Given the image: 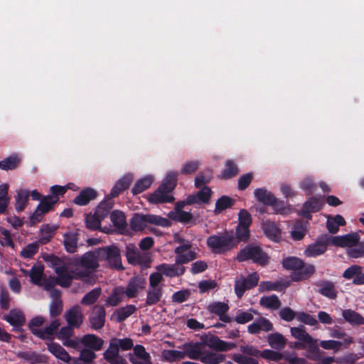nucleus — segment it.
Here are the masks:
<instances>
[{
  "mask_svg": "<svg viewBox=\"0 0 364 364\" xmlns=\"http://www.w3.org/2000/svg\"><path fill=\"white\" fill-rule=\"evenodd\" d=\"M331 245V237L327 235L319 236L314 243L309 245L304 251L306 257H316L323 255L327 250V246Z\"/></svg>",
  "mask_w": 364,
  "mask_h": 364,
  "instance_id": "f8f14e48",
  "label": "nucleus"
},
{
  "mask_svg": "<svg viewBox=\"0 0 364 364\" xmlns=\"http://www.w3.org/2000/svg\"><path fill=\"white\" fill-rule=\"evenodd\" d=\"M168 218L176 220L177 222H180L184 224L191 223V225H195L196 223L193 220V216L191 213L187 211H181L178 213L170 212L168 213Z\"/></svg>",
  "mask_w": 364,
  "mask_h": 364,
  "instance_id": "09e8293b",
  "label": "nucleus"
},
{
  "mask_svg": "<svg viewBox=\"0 0 364 364\" xmlns=\"http://www.w3.org/2000/svg\"><path fill=\"white\" fill-rule=\"evenodd\" d=\"M267 341L269 346L277 350H281L286 345V339L279 333H271L267 336Z\"/></svg>",
  "mask_w": 364,
  "mask_h": 364,
  "instance_id": "864d4df0",
  "label": "nucleus"
},
{
  "mask_svg": "<svg viewBox=\"0 0 364 364\" xmlns=\"http://www.w3.org/2000/svg\"><path fill=\"white\" fill-rule=\"evenodd\" d=\"M235 203V200L228 196H222L219 198L216 203L214 210L215 214H219L223 210L232 208Z\"/></svg>",
  "mask_w": 364,
  "mask_h": 364,
  "instance_id": "de8ad7c7",
  "label": "nucleus"
},
{
  "mask_svg": "<svg viewBox=\"0 0 364 364\" xmlns=\"http://www.w3.org/2000/svg\"><path fill=\"white\" fill-rule=\"evenodd\" d=\"M303 348H307L306 357L314 361L321 360V353L315 340L312 339L311 341L307 343L306 346H303Z\"/></svg>",
  "mask_w": 364,
  "mask_h": 364,
  "instance_id": "3c124183",
  "label": "nucleus"
},
{
  "mask_svg": "<svg viewBox=\"0 0 364 364\" xmlns=\"http://www.w3.org/2000/svg\"><path fill=\"white\" fill-rule=\"evenodd\" d=\"M3 319L15 328L16 331H21V327L26 322L23 314L21 311L16 309L11 310L8 315L4 316Z\"/></svg>",
  "mask_w": 364,
  "mask_h": 364,
  "instance_id": "2f4dec72",
  "label": "nucleus"
},
{
  "mask_svg": "<svg viewBox=\"0 0 364 364\" xmlns=\"http://www.w3.org/2000/svg\"><path fill=\"white\" fill-rule=\"evenodd\" d=\"M100 260L107 261L109 267L116 270H123L120 250L115 245L98 248Z\"/></svg>",
  "mask_w": 364,
  "mask_h": 364,
  "instance_id": "6e6552de",
  "label": "nucleus"
},
{
  "mask_svg": "<svg viewBox=\"0 0 364 364\" xmlns=\"http://www.w3.org/2000/svg\"><path fill=\"white\" fill-rule=\"evenodd\" d=\"M163 288L149 287L146 291L145 306H151L159 302L163 297Z\"/></svg>",
  "mask_w": 364,
  "mask_h": 364,
  "instance_id": "ea45409f",
  "label": "nucleus"
},
{
  "mask_svg": "<svg viewBox=\"0 0 364 364\" xmlns=\"http://www.w3.org/2000/svg\"><path fill=\"white\" fill-rule=\"evenodd\" d=\"M264 234L272 240L277 241L281 237V230L275 223L266 220L262 223Z\"/></svg>",
  "mask_w": 364,
  "mask_h": 364,
  "instance_id": "4c0bfd02",
  "label": "nucleus"
},
{
  "mask_svg": "<svg viewBox=\"0 0 364 364\" xmlns=\"http://www.w3.org/2000/svg\"><path fill=\"white\" fill-rule=\"evenodd\" d=\"M106 311L102 306L92 307V329L102 328L105 323Z\"/></svg>",
  "mask_w": 364,
  "mask_h": 364,
  "instance_id": "f704fd0d",
  "label": "nucleus"
},
{
  "mask_svg": "<svg viewBox=\"0 0 364 364\" xmlns=\"http://www.w3.org/2000/svg\"><path fill=\"white\" fill-rule=\"evenodd\" d=\"M183 264H161L156 267L157 271L160 272L161 274H164L169 277H176L183 275L186 272V267L183 266Z\"/></svg>",
  "mask_w": 364,
  "mask_h": 364,
  "instance_id": "5701e85b",
  "label": "nucleus"
},
{
  "mask_svg": "<svg viewBox=\"0 0 364 364\" xmlns=\"http://www.w3.org/2000/svg\"><path fill=\"white\" fill-rule=\"evenodd\" d=\"M64 246L68 252L74 253L77 250V240L75 235L65 233L64 235Z\"/></svg>",
  "mask_w": 364,
  "mask_h": 364,
  "instance_id": "680f3d73",
  "label": "nucleus"
},
{
  "mask_svg": "<svg viewBox=\"0 0 364 364\" xmlns=\"http://www.w3.org/2000/svg\"><path fill=\"white\" fill-rule=\"evenodd\" d=\"M132 181L133 176L132 174L128 173L124 175L119 178L112 187L110 191V196L112 198L119 196L122 192L129 188Z\"/></svg>",
  "mask_w": 364,
  "mask_h": 364,
  "instance_id": "7c9ffc66",
  "label": "nucleus"
},
{
  "mask_svg": "<svg viewBox=\"0 0 364 364\" xmlns=\"http://www.w3.org/2000/svg\"><path fill=\"white\" fill-rule=\"evenodd\" d=\"M153 183V178L151 176H146L139 179L132 187L131 192L133 195H137L147 188H149Z\"/></svg>",
  "mask_w": 364,
  "mask_h": 364,
  "instance_id": "603ef678",
  "label": "nucleus"
},
{
  "mask_svg": "<svg viewBox=\"0 0 364 364\" xmlns=\"http://www.w3.org/2000/svg\"><path fill=\"white\" fill-rule=\"evenodd\" d=\"M21 159L16 154H13L0 161V168L5 171L14 170L18 166Z\"/></svg>",
  "mask_w": 364,
  "mask_h": 364,
  "instance_id": "5fc2aeb1",
  "label": "nucleus"
},
{
  "mask_svg": "<svg viewBox=\"0 0 364 364\" xmlns=\"http://www.w3.org/2000/svg\"><path fill=\"white\" fill-rule=\"evenodd\" d=\"M254 196L257 200L266 205L273 206L274 208H282L284 205L282 201H279L277 198L267 189L258 188L254 191Z\"/></svg>",
  "mask_w": 364,
  "mask_h": 364,
  "instance_id": "dca6fc26",
  "label": "nucleus"
},
{
  "mask_svg": "<svg viewBox=\"0 0 364 364\" xmlns=\"http://www.w3.org/2000/svg\"><path fill=\"white\" fill-rule=\"evenodd\" d=\"M314 284L318 287L317 291L322 296L332 300L338 297L336 284L332 281L321 279L315 282Z\"/></svg>",
  "mask_w": 364,
  "mask_h": 364,
  "instance_id": "aec40b11",
  "label": "nucleus"
},
{
  "mask_svg": "<svg viewBox=\"0 0 364 364\" xmlns=\"http://www.w3.org/2000/svg\"><path fill=\"white\" fill-rule=\"evenodd\" d=\"M171 192L159 186V188L149 196V201L153 204L173 203L175 198L170 195Z\"/></svg>",
  "mask_w": 364,
  "mask_h": 364,
  "instance_id": "b1692460",
  "label": "nucleus"
},
{
  "mask_svg": "<svg viewBox=\"0 0 364 364\" xmlns=\"http://www.w3.org/2000/svg\"><path fill=\"white\" fill-rule=\"evenodd\" d=\"M110 220L119 233L125 234L127 232L126 216L122 211L118 210H113L110 213Z\"/></svg>",
  "mask_w": 364,
  "mask_h": 364,
  "instance_id": "bb28decb",
  "label": "nucleus"
},
{
  "mask_svg": "<svg viewBox=\"0 0 364 364\" xmlns=\"http://www.w3.org/2000/svg\"><path fill=\"white\" fill-rule=\"evenodd\" d=\"M124 294L125 291L122 287H115L108 296L107 303L109 306H116L122 301Z\"/></svg>",
  "mask_w": 364,
  "mask_h": 364,
  "instance_id": "8fccbe9b",
  "label": "nucleus"
},
{
  "mask_svg": "<svg viewBox=\"0 0 364 364\" xmlns=\"http://www.w3.org/2000/svg\"><path fill=\"white\" fill-rule=\"evenodd\" d=\"M290 285L289 281L277 280L275 282H262L259 285L261 291H277L284 292L285 289Z\"/></svg>",
  "mask_w": 364,
  "mask_h": 364,
  "instance_id": "e433bc0d",
  "label": "nucleus"
},
{
  "mask_svg": "<svg viewBox=\"0 0 364 364\" xmlns=\"http://www.w3.org/2000/svg\"><path fill=\"white\" fill-rule=\"evenodd\" d=\"M273 328V324L269 319L259 317L248 326L247 331L251 334H257L260 331H271Z\"/></svg>",
  "mask_w": 364,
  "mask_h": 364,
  "instance_id": "a878e982",
  "label": "nucleus"
},
{
  "mask_svg": "<svg viewBox=\"0 0 364 364\" xmlns=\"http://www.w3.org/2000/svg\"><path fill=\"white\" fill-rule=\"evenodd\" d=\"M136 307L133 304H128L125 306L116 309L112 317L117 323H121L135 313Z\"/></svg>",
  "mask_w": 364,
  "mask_h": 364,
  "instance_id": "c9c22d12",
  "label": "nucleus"
},
{
  "mask_svg": "<svg viewBox=\"0 0 364 364\" xmlns=\"http://www.w3.org/2000/svg\"><path fill=\"white\" fill-rule=\"evenodd\" d=\"M240 173V168L235 161L229 159L225 163V168L221 171L218 178L223 180H228L236 177Z\"/></svg>",
  "mask_w": 364,
  "mask_h": 364,
  "instance_id": "72a5a7b5",
  "label": "nucleus"
},
{
  "mask_svg": "<svg viewBox=\"0 0 364 364\" xmlns=\"http://www.w3.org/2000/svg\"><path fill=\"white\" fill-rule=\"evenodd\" d=\"M128 358L132 364H153L150 354L142 345H136L134 352L129 353Z\"/></svg>",
  "mask_w": 364,
  "mask_h": 364,
  "instance_id": "6ab92c4d",
  "label": "nucleus"
},
{
  "mask_svg": "<svg viewBox=\"0 0 364 364\" xmlns=\"http://www.w3.org/2000/svg\"><path fill=\"white\" fill-rule=\"evenodd\" d=\"M342 316L348 323L353 326L364 324V317L353 310H343Z\"/></svg>",
  "mask_w": 364,
  "mask_h": 364,
  "instance_id": "37998d69",
  "label": "nucleus"
},
{
  "mask_svg": "<svg viewBox=\"0 0 364 364\" xmlns=\"http://www.w3.org/2000/svg\"><path fill=\"white\" fill-rule=\"evenodd\" d=\"M59 198L50 195L44 196L37 205L35 211L31 216V222L33 224L41 221L43 217L54 209L55 205L58 202Z\"/></svg>",
  "mask_w": 364,
  "mask_h": 364,
  "instance_id": "9b49d317",
  "label": "nucleus"
},
{
  "mask_svg": "<svg viewBox=\"0 0 364 364\" xmlns=\"http://www.w3.org/2000/svg\"><path fill=\"white\" fill-rule=\"evenodd\" d=\"M208 311L217 316L227 314L230 309L228 304L222 301H214L210 303L207 308Z\"/></svg>",
  "mask_w": 364,
  "mask_h": 364,
  "instance_id": "6e6d98bb",
  "label": "nucleus"
},
{
  "mask_svg": "<svg viewBox=\"0 0 364 364\" xmlns=\"http://www.w3.org/2000/svg\"><path fill=\"white\" fill-rule=\"evenodd\" d=\"M66 321L69 326L77 328L82 321L79 306H75L71 308L65 315Z\"/></svg>",
  "mask_w": 364,
  "mask_h": 364,
  "instance_id": "c03bdc74",
  "label": "nucleus"
},
{
  "mask_svg": "<svg viewBox=\"0 0 364 364\" xmlns=\"http://www.w3.org/2000/svg\"><path fill=\"white\" fill-rule=\"evenodd\" d=\"M58 228L56 225L44 224L39 230V237L38 242L40 245H46L50 242L55 236Z\"/></svg>",
  "mask_w": 364,
  "mask_h": 364,
  "instance_id": "c756f323",
  "label": "nucleus"
},
{
  "mask_svg": "<svg viewBox=\"0 0 364 364\" xmlns=\"http://www.w3.org/2000/svg\"><path fill=\"white\" fill-rule=\"evenodd\" d=\"M282 266L285 269L293 271L291 274V279L293 282L307 280L316 272L314 265L306 264L303 259L294 256L284 258Z\"/></svg>",
  "mask_w": 364,
  "mask_h": 364,
  "instance_id": "f03ea898",
  "label": "nucleus"
},
{
  "mask_svg": "<svg viewBox=\"0 0 364 364\" xmlns=\"http://www.w3.org/2000/svg\"><path fill=\"white\" fill-rule=\"evenodd\" d=\"M91 200V187H87L80 191V194L74 199V203L78 205H86Z\"/></svg>",
  "mask_w": 364,
  "mask_h": 364,
  "instance_id": "e2e57ef3",
  "label": "nucleus"
},
{
  "mask_svg": "<svg viewBox=\"0 0 364 364\" xmlns=\"http://www.w3.org/2000/svg\"><path fill=\"white\" fill-rule=\"evenodd\" d=\"M323 204L322 197L312 196L308 199L302 205L301 210V215L309 220L312 218V213L318 212Z\"/></svg>",
  "mask_w": 364,
  "mask_h": 364,
  "instance_id": "2eb2a0df",
  "label": "nucleus"
},
{
  "mask_svg": "<svg viewBox=\"0 0 364 364\" xmlns=\"http://www.w3.org/2000/svg\"><path fill=\"white\" fill-rule=\"evenodd\" d=\"M119 352L117 344L111 340L109 348L103 353L104 358L109 363L119 355Z\"/></svg>",
  "mask_w": 364,
  "mask_h": 364,
  "instance_id": "69168bd1",
  "label": "nucleus"
},
{
  "mask_svg": "<svg viewBox=\"0 0 364 364\" xmlns=\"http://www.w3.org/2000/svg\"><path fill=\"white\" fill-rule=\"evenodd\" d=\"M47 346L48 350L57 358L69 364H72L73 360H74L75 358H71L68 353L60 344L53 342L47 343Z\"/></svg>",
  "mask_w": 364,
  "mask_h": 364,
  "instance_id": "473e14b6",
  "label": "nucleus"
},
{
  "mask_svg": "<svg viewBox=\"0 0 364 364\" xmlns=\"http://www.w3.org/2000/svg\"><path fill=\"white\" fill-rule=\"evenodd\" d=\"M60 326V322L55 319L50 324L46 326L44 329L31 328V332L33 335L38 336L43 340H52L53 335Z\"/></svg>",
  "mask_w": 364,
  "mask_h": 364,
  "instance_id": "cd10ccee",
  "label": "nucleus"
},
{
  "mask_svg": "<svg viewBox=\"0 0 364 364\" xmlns=\"http://www.w3.org/2000/svg\"><path fill=\"white\" fill-rule=\"evenodd\" d=\"M39 245L38 241L28 244L21 251V256L25 259L32 258L38 252Z\"/></svg>",
  "mask_w": 364,
  "mask_h": 364,
  "instance_id": "0e129e2a",
  "label": "nucleus"
},
{
  "mask_svg": "<svg viewBox=\"0 0 364 364\" xmlns=\"http://www.w3.org/2000/svg\"><path fill=\"white\" fill-rule=\"evenodd\" d=\"M331 245L340 247H350L355 246L360 237L358 232H350L344 235L330 236Z\"/></svg>",
  "mask_w": 364,
  "mask_h": 364,
  "instance_id": "f3484780",
  "label": "nucleus"
},
{
  "mask_svg": "<svg viewBox=\"0 0 364 364\" xmlns=\"http://www.w3.org/2000/svg\"><path fill=\"white\" fill-rule=\"evenodd\" d=\"M76 264L85 268V271H79L77 268L74 272V279H81L83 277H89L91 274V251L85 253L80 259L76 262Z\"/></svg>",
  "mask_w": 364,
  "mask_h": 364,
  "instance_id": "393cba45",
  "label": "nucleus"
},
{
  "mask_svg": "<svg viewBox=\"0 0 364 364\" xmlns=\"http://www.w3.org/2000/svg\"><path fill=\"white\" fill-rule=\"evenodd\" d=\"M291 336L297 340L306 344L311 342L312 337L304 330V327H292L291 328Z\"/></svg>",
  "mask_w": 364,
  "mask_h": 364,
  "instance_id": "4d7b16f0",
  "label": "nucleus"
},
{
  "mask_svg": "<svg viewBox=\"0 0 364 364\" xmlns=\"http://www.w3.org/2000/svg\"><path fill=\"white\" fill-rule=\"evenodd\" d=\"M212 191L208 186H204L196 194H191L186 198L189 205L207 204L209 203Z\"/></svg>",
  "mask_w": 364,
  "mask_h": 364,
  "instance_id": "412c9836",
  "label": "nucleus"
},
{
  "mask_svg": "<svg viewBox=\"0 0 364 364\" xmlns=\"http://www.w3.org/2000/svg\"><path fill=\"white\" fill-rule=\"evenodd\" d=\"M347 255L349 257L355 259L364 257V241H359L355 246L348 250Z\"/></svg>",
  "mask_w": 364,
  "mask_h": 364,
  "instance_id": "338daca9",
  "label": "nucleus"
},
{
  "mask_svg": "<svg viewBox=\"0 0 364 364\" xmlns=\"http://www.w3.org/2000/svg\"><path fill=\"white\" fill-rule=\"evenodd\" d=\"M175 242L180 245L174 249V253L176 255L175 262L177 264H187L197 258V253L191 250L192 244L188 240L178 237L175 238Z\"/></svg>",
  "mask_w": 364,
  "mask_h": 364,
  "instance_id": "0eeeda50",
  "label": "nucleus"
},
{
  "mask_svg": "<svg viewBox=\"0 0 364 364\" xmlns=\"http://www.w3.org/2000/svg\"><path fill=\"white\" fill-rule=\"evenodd\" d=\"M125 256L130 264L139 265L141 268L149 267L152 261L149 253L141 252L134 244L126 246Z\"/></svg>",
  "mask_w": 364,
  "mask_h": 364,
  "instance_id": "1a4fd4ad",
  "label": "nucleus"
},
{
  "mask_svg": "<svg viewBox=\"0 0 364 364\" xmlns=\"http://www.w3.org/2000/svg\"><path fill=\"white\" fill-rule=\"evenodd\" d=\"M259 277L257 272L250 274L247 277L235 281V292L237 298L240 299L246 290L255 287L259 282Z\"/></svg>",
  "mask_w": 364,
  "mask_h": 364,
  "instance_id": "ddd939ff",
  "label": "nucleus"
},
{
  "mask_svg": "<svg viewBox=\"0 0 364 364\" xmlns=\"http://www.w3.org/2000/svg\"><path fill=\"white\" fill-rule=\"evenodd\" d=\"M206 245L214 255H224L237 247L232 232L214 234L208 237Z\"/></svg>",
  "mask_w": 364,
  "mask_h": 364,
  "instance_id": "7ed1b4c3",
  "label": "nucleus"
},
{
  "mask_svg": "<svg viewBox=\"0 0 364 364\" xmlns=\"http://www.w3.org/2000/svg\"><path fill=\"white\" fill-rule=\"evenodd\" d=\"M29 197V191L24 189H21L17 191L15 196V209L18 213H21L26 208Z\"/></svg>",
  "mask_w": 364,
  "mask_h": 364,
  "instance_id": "a18cd8bd",
  "label": "nucleus"
},
{
  "mask_svg": "<svg viewBox=\"0 0 364 364\" xmlns=\"http://www.w3.org/2000/svg\"><path fill=\"white\" fill-rule=\"evenodd\" d=\"M80 342L82 349L80 356L74 358L72 364H91V334L84 336Z\"/></svg>",
  "mask_w": 364,
  "mask_h": 364,
  "instance_id": "4468645a",
  "label": "nucleus"
},
{
  "mask_svg": "<svg viewBox=\"0 0 364 364\" xmlns=\"http://www.w3.org/2000/svg\"><path fill=\"white\" fill-rule=\"evenodd\" d=\"M237 259L239 262L252 260L254 263L264 266L269 262V257L260 247L249 244L240 250Z\"/></svg>",
  "mask_w": 364,
  "mask_h": 364,
  "instance_id": "39448f33",
  "label": "nucleus"
},
{
  "mask_svg": "<svg viewBox=\"0 0 364 364\" xmlns=\"http://www.w3.org/2000/svg\"><path fill=\"white\" fill-rule=\"evenodd\" d=\"M343 277L346 279H353L355 285L364 284V272L361 266L353 264L348 267L343 273Z\"/></svg>",
  "mask_w": 364,
  "mask_h": 364,
  "instance_id": "4be33fe9",
  "label": "nucleus"
},
{
  "mask_svg": "<svg viewBox=\"0 0 364 364\" xmlns=\"http://www.w3.org/2000/svg\"><path fill=\"white\" fill-rule=\"evenodd\" d=\"M250 227L247 226H240L237 225L235 228V240L237 242V245L240 242H246L249 240L250 237Z\"/></svg>",
  "mask_w": 364,
  "mask_h": 364,
  "instance_id": "052dcab7",
  "label": "nucleus"
},
{
  "mask_svg": "<svg viewBox=\"0 0 364 364\" xmlns=\"http://www.w3.org/2000/svg\"><path fill=\"white\" fill-rule=\"evenodd\" d=\"M259 304L267 309L273 310H277L282 306V303L276 294L261 297Z\"/></svg>",
  "mask_w": 364,
  "mask_h": 364,
  "instance_id": "49530a36",
  "label": "nucleus"
},
{
  "mask_svg": "<svg viewBox=\"0 0 364 364\" xmlns=\"http://www.w3.org/2000/svg\"><path fill=\"white\" fill-rule=\"evenodd\" d=\"M204 343L206 344V347L208 346L216 351H228L237 346L235 343L225 341L216 336H211L208 343Z\"/></svg>",
  "mask_w": 364,
  "mask_h": 364,
  "instance_id": "c85d7f7f",
  "label": "nucleus"
},
{
  "mask_svg": "<svg viewBox=\"0 0 364 364\" xmlns=\"http://www.w3.org/2000/svg\"><path fill=\"white\" fill-rule=\"evenodd\" d=\"M147 224L168 228L171 225V222L160 215L138 213H134L129 220L130 228L134 232L142 231Z\"/></svg>",
  "mask_w": 364,
  "mask_h": 364,
  "instance_id": "20e7f679",
  "label": "nucleus"
},
{
  "mask_svg": "<svg viewBox=\"0 0 364 364\" xmlns=\"http://www.w3.org/2000/svg\"><path fill=\"white\" fill-rule=\"evenodd\" d=\"M71 284L72 282L65 279H62V277L58 276H57V277H50L47 279H45L43 282L44 289L48 291L54 289L55 286L57 284L63 288H68Z\"/></svg>",
  "mask_w": 364,
  "mask_h": 364,
  "instance_id": "58836bf2",
  "label": "nucleus"
},
{
  "mask_svg": "<svg viewBox=\"0 0 364 364\" xmlns=\"http://www.w3.org/2000/svg\"><path fill=\"white\" fill-rule=\"evenodd\" d=\"M43 259L50 267L54 269L57 276L73 282L75 277L74 271L69 270V264L65 262V258L59 257L54 254H45L43 255Z\"/></svg>",
  "mask_w": 364,
  "mask_h": 364,
  "instance_id": "423d86ee",
  "label": "nucleus"
},
{
  "mask_svg": "<svg viewBox=\"0 0 364 364\" xmlns=\"http://www.w3.org/2000/svg\"><path fill=\"white\" fill-rule=\"evenodd\" d=\"M113 206L114 201L111 196H106L100 203L96 207L94 214H92V230L101 228V221L108 215H110Z\"/></svg>",
  "mask_w": 364,
  "mask_h": 364,
  "instance_id": "9d476101",
  "label": "nucleus"
},
{
  "mask_svg": "<svg viewBox=\"0 0 364 364\" xmlns=\"http://www.w3.org/2000/svg\"><path fill=\"white\" fill-rule=\"evenodd\" d=\"M308 225L309 223L307 221H296L293 226L292 230L291 231V238L296 241H299L302 240L306 235Z\"/></svg>",
  "mask_w": 364,
  "mask_h": 364,
  "instance_id": "a19ab883",
  "label": "nucleus"
},
{
  "mask_svg": "<svg viewBox=\"0 0 364 364\" xmlns=\"http://www.w3.org/2000/svg\"><path fill=\"white\" fill-rule=\"evenodd\" d=\"M43 265H34L30 272L29 276L33 284L41 286V280L43 276Z\"/></svg>",
  "mask_w": 364,
  "mask_h": 364,
  "instance_id": "bf43d9fd",
  "label": "nucleus"
},
{
  "mask_svg": "<svg viewBox=\"0 0 364 364\" xmlns=\"http://www.w3.org/2000/svg\"><path fill=\"white\" fill-rule=\"evenodd\" d=\"M164 359L167 362H176L188 357L191 360H199L204 364H220L225 361V355L208 350L204 342H190L183 345V351L164 350Z\"/></svg>",
  "mask_w": 364,
  "mask_h": 364,
  "instance_id": "f257e3e1",
  "label": "nucleus"
},
{
  "mask_svg": "<svg viewBox=\"0 0 364 364\" xmlns=\"http://www.w3.org/2000/svg\"><path fill=\"white\" fill-rule=\"evenodd\" d=\"M146 285V279L141 275L132 277L128 282L124 290L125 295L129 298H135L139 291L144 289Z\"/></svg>",
  "mask_w": 364,
  "mask_h": 364,
  "instance_id": "a211bd4d",
  "label": "nucleus"
},
{
  "mask_svg": "<svg viewBox=\"0 0 364 364\" xmlns=\"http://www.w3.org/2000/svg\"><path fill=\"white\" fill-rule=\"evenodd\" d=\"M200 166V162L198 161H190L186 162L181 169V173L183 175H189L194 173L197 171Z\"/></svg>",
  "mask_w": 364,
  "mask_h": 364,
  "instance_id": "774afa93",
  "label": "nucleus"
},
{
  "mask_svg": "<svg viewBox=\"0 0 364 364\" xmlns=\"http://www.w3.org/2000/svg\"><path fill=\"white\" fill-rule=\"evenodd\" d=\"M178 180V173L176 171L169 172L160 185L168 191L172 192L176 186Z\"/></svg>",
  "mask_w": 364,
  "mask_h": 364,
  "instance_id": "13d9d810",
  "label": "nucleus"
},
{
  "mask_svg": "<svg viewBox=\"0 0 364 364\" xmlns=\"http://www.w3.org/2000/svg\"><path fill=\"white\" fill-rule=\"evenodd\" d=\"M18 357L25 360L29 361L32 364L45 363L47 360L46 355L38 353L35 351L19 352Z\"/></svg>",
  "mask_w": 364,
  "mask_h": 364,
  "instance_id": "79ce46f5",
  "label": "nucleus"
}]
</instances>
